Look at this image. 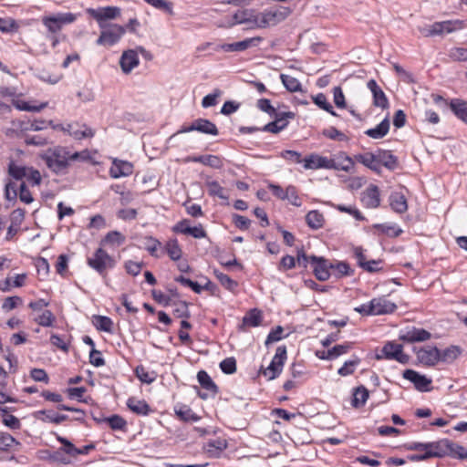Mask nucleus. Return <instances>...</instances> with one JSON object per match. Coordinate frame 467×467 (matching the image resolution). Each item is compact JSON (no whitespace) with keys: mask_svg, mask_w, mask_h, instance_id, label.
<instances>
[{"mask_svg":"<svg viewBox=\"0 0 467 467\" xmlns=\"http://www.w3.org/2000/svg\"><path fill=\"white\" fill-rule=\"evenodd\" d=\"M40 157L47 168L57 174L66 173L70 164L69 150L62 146L49 148Z\"/></svg>","mask_w":467,"mask_h":467,"instance_id":"f257e3e1","label":"nucleus"},{"mask_svg":"<svg viewBox=\"0 0 467 467\" xmlns=\"http://www.w3.org/2000/svg\"><path fill=\"white\" fill-rule=\"evenodd\" d=\"M116 260L102 247H99L91 256L87 258V265L101 277L108 275V271L116 265Z\"/></svg>","mask_w":467,"mask_h":467,"instance_id":"f03ea898","label":"nucleus"},{"mask_svg":"<svg viewBox=\"0 0 467 467\" xmlns=\"http://www.w3.org/2000/svg\"><path fill=\"white\" fill-rule=\"evenodd\" d=\"M291 14V9L286 6H277L265 9L259 12L258 29L275 26L285 21Z\"/></svg>","mask_w":467,"mask_h":467,"instance_id":"7ed1b4c3","label":"nucleus"},{"mask_svg":"<svg viewBox=\"0 0 467 467\" xmlns=\"http://www.w3.org/2000/svg\"><path fill=\"white\" fill-rule=\"evenodd\" d=\"M77 20V15L73 13H57L44 16L41 18L42 24L46 26L48 33L56 35L66 25H70Z\"/></svg>","mask_w":467,"mask_h":467,"instance_id":"20e7f679","label":"nucleus"},{"mask_svg":"<svg viewBox=\"0 0 467 467\" xmlns=\"http://www.w3.org/2000/svg\"><path fill=\"white\" fill-rule=\"evenodd\" d=\"M99 27L102 30L100 36L96 41L98 46L112 47L121 39L126 32V28L124 26L117 24H99Z\"/></svg>","mask_w":467,"mask_h":467,"instance_id":"39448f33","label":"nucleus"},{"mask_svg":"<svg viewBox=\"0 0 467 467\" xmlns=\"http://www.w3.org/2000/svg\"><path fill=\"white\" fill-rule=\"evenodd\" d=\"M287 353L285 346H279L276 348L275 354L265 368H261L260 373L264 375L267 380L276 379L282 372L284 364L286 360Z\"/></svg>","mask_w":467,"mask_h":467,"instance_id":"423d86ee","label":"nucleus"},{"mask_svg":"<svg viewBox=\"0 0 467 467\" xmlns=\"http://www.w3.org/2000/svg\"><path fill=\"white\" fill-rule=\"evenodd\" d=\"M465 23L462 20H446L435 22L429 28L420 30L425 36H439L444 33L450 34L457 30L462 29Z\"/></svg>","mask_w":467,"mask_h":467,"instance_id":"0eeeda50","label":"nucleus"},{"mask_svg":"<svg viewBox=\"0 0 467 467\" xmlns=\"http://www.w3.org/2000/svg\"><path fill=\"white\" fill-rule=\"evenodd\" d=\"M259 12L254 9L237 10L231 17L227 26L232 27L235 25H247L248 29H258Z\"/></svg>","mask_w":467,"mask_h":467,"instance_id":"6e6552de","label":"nucleus"},{"mask_svg":"<svg viewBox=\"0 0 467 467\" xmlns=\"http://www.w3.org/2000/svg\"><path fill=\"white\" fill-rule=\"evenodd\" d=\"M447 439L428 443L412 442L409 447L410 450L427 451L430 458H442L447 456Z\"/></svg>","mask_w":467,"mask_h":467,"instance_id":"1a4fd4ad","label":"nucleus"},{"mask_svg":"<svg viewBox=\"0 0 467 467\" xmlns=\"http://www.w3.org/2000/svg\"><path fill=\"white\" fill-rule=\"evenodd\" d=\"M382 355H378L377 358H382L390 360H396L400 364H407L410 361V356L403 352V346L394 341H388L381 349Z\"/></svg>","mask_w":467,"mask_h":467,"instance_id":"9d476101","label":"nucleus"},{"mask_svg":"<svg viewBox=\"0 0 467 467\" xmlns=\"http://www.w3.org/2000/svg\"><path fill=\"white\" fill-rule=\"evenodd\" d=\"M262 41L263 37L254 36L234 43L216 45L213 47V50H223L224 52H243L247 50L248 48L257 47Z\"/></svg>","mask_w":467,"mask_h":467,"instance_id":"9b49d317","label":"nucleus"},{"mask_svg":"<svg viewBox=\"0 0 467 467\" xmlns=\"http://www.w3.org/2000/svg\"><path fill=\"white\" fill-rule=\"evenodd\" d=\"M61 130L69 134L73 139L81 140L91 139L95 136V130L85 123L72 122L67 124V127H61Z\"/></svg>","mask_w":467,"mask_h":467,"instance_id":"f8f14e48","label":"nucleus"},{"mask_svg":"<svg viewBox=\"0 0 467 467\" xmlns=\"http://www.w3.org/2000/svg\"><path fill=\"white\" fill-rule=\"evenodd\" d=\"M310 264L313 267V273L319 281H327L331 275L333 264L324 257L316 255L310 256Z\"/></svg>","mask_w":467,"mask_h":467,"instance_id":"ddd939ff","label":"nucleus"},{"mask_svg":"<svg viewBox=\"0 0 467 467\" xmlns=\"http://www.w3.org/2000/svg\"><path fill=\"white\" fill-rule=\"evenodd\" d=\"M431 334L424 328L411 327L400 331V340L407 343L424 342L431 338Z\"/></svg>","mask_w":467,"mask_h":467,"instance_id":"4468645a","label":"nucleus"},{"mask_svg":"<svg viewBox=\"0 0 467 467\" xmlns=\"http://www.w3.org/2000/svg\"><path fill=\"white\" fill-rule=\"evenodd\" d=\"M354 167V160L345 151H339L333 158H329V170L351 172Z\"/></svg>","mask_w":467,"mask_h":467,"instance_id":"2eb2a0df","label":"nucleus"},{"mask_svg":"<svg viewBox=\"0 0 467 467\" xmlns=\"http://www.w3.org/2000/svg\"><path fill=\"white\" fill-rule=\"evenodd\" d=\"M416 354L419 362L427 367L435 366L441 359L440 349L436 347L421 348Z\"/></svg>","mask_w":467,"mask_h":467,"instance_id":"dca6fc26","label":"nucleus"},{"mask_svg":"<svg viewBox=\"0 0 467 467\" xmlns=\"http://www.w3.org/2000/svg\"><path fill=\"white\" fill-rule=\"evenodd\" d=\"M361 202L366 208L375 209L380 205L379 189L370 184L361 194Z\"/></svg>","mask_w":467,"mask_h":467,"instance_id":"f3484780","label":"nucleus"},{"mask_svg":"<svg viewBox=\"0 0 467 467\" xmlns=\"http://www.w3.org/2000/svg\"><path fill=\"white\" fill-rule=\"evenodd\" d=\"M368 88L371 91L373 96V105L382 109H388L389 106V99L381 89V88L378 85L376 80L370 79L367 83Z\"/></svg>","mask_w":467,"mask_h":467,"instance_id":"a211bd4d","label":"nucleus"},{"mask_svg":"<svg viewBox=\"0 0 467 467\" xmlns=\"http://www.w3.org/2000/svg\"><path fill=\"white\" fill-rule=\"evenodd\" d=\"M140 63L138 51L133 49L126 50L119 58V66L123 73H130Z\"/></svg>","mask_w":467,"mask_h":467,"instance_id":"6ab92c4d","label":"nucleus"},{"mask_svg":"<svg viewBox=\"0 0 467 467\" xmlns=\"http://www.w3.org/2000/svg\"><path fill=\"white\" fill-rule=\"evenodd\" d=\"M403 378L410 380L420 391L429 390V386L431 384V379H428L424 375H420L413 369H406L403 372Z\"/></svg>","mask_w":467,"mask_h":467,"instance_id":"aec40b11","label":"nucleus"},{"mask_svg":"<svg viewBox=\"0 0 467 467\" xmlns=\"http://www.w3.org/2000/svg\"><path fill=\"white\" fill-rule=\"evenodd\" d=\"M370 301L374 316L391 314L397 309V305L384 296L376 297Z\"/></svg>","mask_w":467,"mask_h":467,"instance_id":"412c9836","label":"nucleus"},{"mask_svg":"<svg viewBox=\"0 0 467 467\" xmlns=\"http://www.w3.org/2000/svg\"><path fill=\"white\" fill-rule=\"evenodd\" d=\"M304 168L306 170H329V158L317 153H311L304 158Z\"/></svg>","mask_w":467,"mask_h":467,"instance_id":"4be33fe9","label":"nucleus"},{"mask_svg":"<svg viewBox=\"0 0 467 467\" xmlns=\"http://www.w3.org/2000/svg\"><path fill=\"white\" fill-rule=\"evenodd\" d=\"M132 172L133 165L130 162L119 160H114L109 170L110 176L115 179L129 176Z\"/></svg>","mask_w":467,"mask_h":467,"instance_id":"5701e85b","label":"nucleus"},{"mask_svg":"<svg viewBox=\"0 0 467 467\" xmlns=\"http://www.w3.org/2000/svg\"><path fill=\"white\" fill-rule=\"evenodd\" d=\"M91 16L99 24H104L103 21L107 19H113L119 16L120 10L115 6H107L99 10L90 9L88 11Z\"/></svg>","mask_w":467,"mask_h":467,"instance_id":"b1692460","label":"nucleus"},{"mask_svg":"<svg viewBox=\"0 0 467 467\" xmlns=\"http://www.w3.org/2000/svg\"><path fill=\"white\" fill-rule=\"evenodd\" d=\"M391 209L397 213H404L408 211V202L405 195L400 192H391L389 198Z\"/></svg>","mask_w":467,"mask_h":467,"instance_id":"393cba45","label":"nucleus"},{"mask_svg":"<svg viewBox=\"0 0 467 467\" xmlns=\"http://www.w3.org/2000/svg\"><path fill=\"white\" fill-rule=\"evenodd\" d=\"M126 241V237L119 231L109 232L100 242V247L108 246L115 249L122 245Z\"/></svg>","mask_w":467,"mask_h":467,"instance_id":"a878e982","label":"nucleus"},{"mask_svg":"<svg viewBox=\"0 0 467 467\" xmlns=\"http://www.w3.org/2000/svg\"><path fill=\"white\" fill-rule=\"evenodd\" d=\"M377 157V165L379 168V165H383L389 170L396 169L398 165L397 158L389 150H379L376 152Z\"/></svg>","mask_w":467,"mask_h":467,"instance_id":"bb28decb","label":"nucleus"},{"mask_svg":"<svg viewBox=\"0 0 467 467\" xmlns=\"http://www.w3.org/2000/svg\"><path fill=\"white\" fill-rule=\"evenodd\" d=\"M187 161L199 162L205 166H209L214 169H220L223 166V161L220 157L216 155H200L188 157Z\"/></svg>","mask_w":467,"mask_h":467,"instance_id":"cd10ccee","label":"nucleus"},{"mask_svg":"<svg viewBox=\"0 0 467 467\" xmlns=\"http://www.w3.org/2000/svg\"><path fill=\"white\" fill-rule=\"evenodd\" d=\"M98 423H108L113 431H124L127 427V421L119 415L114 414L105 418H93Z\"/></svg>","mask_w":467,"mask_h":467,"instance_id":"c85d7f7f","label":"nucleus"},{"mask_svg":"<svg viewBox=\"0 0 467 467\" xmlns=\"http://www.w3.org/2000/svg\"><path fill=\"white\" fill-rule=\"evenodd\" d=\"M389 120L385 118L379 125L375 128L367 130L364 133L371 139L379 140L384 138L389 130Z\"/></svg>","mask_w":467,"mask_h":467,"instance_id":"c756f323","label":"nucleus"},{"mask_svg":"<svg viewBox=\"0 0 467 467\" xmlns=\"http://www.w3.org/2000/svg\"><path fill=\"white\" fill-rule=\"evenodd\" d=\"M127 406L138 415L146 416L151 411L149 404L144 400H138L133 397L127 400Z\"/></svg>","mask_w":467,"mask_h":467,"instance_id":"7c9ffc66","label":"nucleus"},{"mask_svg":"<svg viewBox=\"0 0 467 467\" xmlns=\"http://www.w3.org/2000/svg\"><path fill=\"white\" fill-rule=\"evenodd\" d=\"M197 379L202 388L211 395L215 396L218 393V387L206 371L200 370L197 373Z\"/></svg>","mask_w":467,"mask_h":467,"instance_id":"2f4dec72","label":"nucleus"},{"mask_svg":"<svg viewBox=\"0 0 467 467\" xmlns=\"http://www.w3.org/2000/svg\"><path fill=\"white\" fill-rule=\"evenodd\" d=\"M194 124L198 132L213 136H216L219 133L216 125L209 119L200 118L194 119Z\"/></svg>","mask_w":467,"mask_h":467,"instance_id":"473e14b6","label":"nucleus"},{"mask_svg":"<svg viewBox=\"0 0 467 467\" xmlns=\"http://www.w3.org/2000/svg\"><path fill=\"white\" fill-rule=\"evenodd\" d=\"M306 223L313 230L320 229L324 226L325 218L322 213L317 210H312L306 215Z\"/></svg>","mask_w":467,"mask_h":467,"instance_id":"72a5a7b5","label":"nucleus"},{"mask_svg":"<svg viewBox=\"0 0 467 467\" xmlns=\"http://www.w3.org/2000/svg\"><path fill=\"white\" fill-rule=\"evenodd\" d=\"M164 250L172 261H179L182 255V250L176 238L169 239L164 244Z\"/></svg>","mask_w":467,"mask_h":467,"instance_id":"f704fd0d","label":"nucleus"},{"mask_svg":"<svg viewBox=\"0 0 467 467\" xmlns=\"http://www.w3.org/2000/svg\"><path fill=\"white\" fill-rule=\"evenodd\" d=\"M447 445H448L447 456H450L454 459H459V460H466L467 459V450L463 446H462L456 442H453L448 439H447Z\"/></svg>","mask_w":467,"mask_h":467,"instance_id":"c9c22d12","label":"nucleus"},{"mask_svg":"<svg viewBox=\"0 0 467 467\" xmlns=\"http://www.w3.org/2000/svg\"><path fill=\"white\" fill-rule=\"evenodd\" d=\"M450 107L460 119L467 123V101L455 99L451 101Z\"/></svg>","mask_w":467,"mask_h":467,"instance_id":"e433bc0d","label":"nucleus"},{"mask_svg":"<svg viewBox=\"0 0 467 467\" xmlns=\"http://www.w3.org/2000/svg\"><path fill=\"white\" fill-rule=\"evenodd\" d=\"M368 399V390L364 386L356 388L353 391L351 405L354 408H360L365 405Z\"/></svg>","mask_w":467,"mask_h":467,"instance_id":"4c0bfd02","label":"nucleus"},{"mask_svg":"<svg viewBox=\"0 0 467 467\" xmlns=\"http://www.w3.org/2000/svg\"><path fill=\"white\" fill-rule=\"evenodd\" d=\"M355 160L367 168L374 171H379V167L377 165V157L376 153L367 152L363 154H357L355 155Z\"/></svg>","mask_w":467,"mask_h":467,"instance_id":"58836bf2","label":"nucleus"},{"mask_svg":"<svg viewBox=\"0 0 467 467\" xmlns=\"http://www.w3.org/2000/svg\"><path fill=\"white\" fill-rule=\"evenodd\" d=\"M462 354V348L458 346H450L444 350H440L441 359L440 361L445 363H451L459 358Z\"/></svg>","mask_w":467,"mask_h":467,"instance_id":"ea45409f","label":"nucleus"},{"mask_svg":"<svg viewBox=\"0 0 467 467\" xmlns=\"http://www.w3.org/2000/svg\"><path fill=\"white\" fill-rule=\"evenodd\" d=\"M261 321V312L257 309H252L243 317L242 327H258Z\"/></svg>","mask_w":467,"mask_h":467,"instance_id":"a19ab883","label":"nucleus"},{"mask_svg":"<svg viewBox=\"0 0 467 467\" xmlns=\"http://www.w3.org/2000/svg\"><path fill=\"white\" fill-rule=\"evenodd\" d=\"M280 79L282 81V84L289 92L301 91L302 85L297 78L290 75L281 74Z\"/></svg>","mask_w":467,"mask_h":467,"instance_id":"79ce46f5","label":"nucleus"},{"mask_svg":"<svg viewBox=\"0 0 467 467\" xmlns=\"http://www.w3.org/2000/svg\"><path fill=\"white\" fill-rule=\"evenodd\" d=\"M213 275L218 279L220 284L231 292L234 291L238 286V283L236 281L233 280L229 275L220 272L217 269L213 270Z\"/></svg>","mask_w":467,"mask_h":467,"instance_id":"37998d69","label":"nucleus"},{"mask_svg":"<svg viewBox=\"0 0 467 467\" xmlns=\"http://www.w3.org/2000/svg\"><path fill=\"white\" fill-rule=\"evenodd\" d=\"M135 375L141 382L146 384H150L156 379V373L154 371H149L142 365L136 367Z\"/></svg>","mask_w":467,"mask_h":467,"instance_id":"c03bdc74","label":"nucleus"},{"mask_svg":"<svg viewBox=\"0 0 467 467\" xmlns=\"http://www.w3.org/2000/svg\"><path fill=\"white\" fill-rule=\"evenodd\" d=\"M226 447H227L226 441L222 440V439L210 440L205 444V450L209 453L213 454V455L222 452L223 450L226 449Z\"/></svg>","mask_w":467,"mask_h":467,"instance_id":"a18cd8bd","label":"nucleus"},{"mask_svg":"<svg viewBox=\"0 0 467 467\" xmlns=\"http://www.w3.org/2000/svg\"><path fill=\"white\" fill-rule=\"evenodd\" d=\"M313 102L323 110L328 112L332 116H337L332 105L327 101V97L323 93H318L312 97Z\"/></svg>","mask_w":467,"mask_h":467,"instance_id":"49530a36","label":"nucleus"},{"mask_svg":"<svg viewBox=\"0 0 467 467\" xmlns=\"http://www.w3.org/2000/svg\"><path fill=\"white\" fill-rule=\"evenodd\" d=\"M350 266L346 262H337L331 268V275H334L337 278H340L347 275H352Z\"/></svg>","mask_w":467,"mask_h":467,"instance_id":"de8ad7c7","label":"nucleus"},{"mask_svg":"<svg viewBox=\"0 0 467 467\" xmlns=\"http://www.w3.org/2000/svg\"><path fill=\"white\" fill-rule=\"evenodd\" d=\"M27 170L28 167L18 165L14 161H10L8 165V173L15 180H22L26 178Z\"/></svg>","mask_w":467,"mask_h":467,"instance_id":"09e8293b","label":"nucleus"},{"mask_svg":"<svg viewBox=\"0 0 467 467\" xmlns=\"http://www.w3.org/2000/svg\"><path fill=\"white\" fill-rule=\"evenodd\" d=\"M359 363L360 359L357 357L349 359L346 361L341 368H338L337 373L342 377L352 375Z\"/></svg>","mask_w":467,"mask_h":467,"instance_id":"8fccbe9b","label":"nucleus"},{"mask_svg":"<svg viewBox=\"0 0 467 467\" xmlns=\"http://www.w3.org/2000/svg\"><path fill=\"white\" fill-rule=\"evenodd\" d=\"M94 325L97 327V329L110 333L112 331L113 322L108 317L95 316Z\"/></svg>","mask_w":467,"mask_h":467,"instance_id":"3c124183","label":"nucleus"},{"mask_svg":"<svg viewBox=\"0 0 467 467\" xmlns=\"http://www.w3.org/2000/svg\"><path fill=\"white\" fill-rule=\"evenodd\" d=\"M35 418L48 423H54L57 425V413L50 410H42L35 413Z\"/></svg>","mask_w":467,"mask_h":467,"instance_id":"603ef678","label":"nucleus"},{"mask_svg":"<svg viewBox=\"0 0 467 467\" xmlns=\"http://www.w3.org/2000/svg\"><path fill=\"white\" fill-rule=\"evenodd\" d=\"M144 240V247L150 254L154 257H159L157 252L161 247V243L152 236H146Z\"/></svg>","mask_w":467,"mask_h":467,"instance_id":"864d4df0","label":"nucleus"},{"mask_svg":"<svg viewBox=\"0 0 467 467\" xmlns=\"http://www.w3.org/2000/svg\"><path fill=\"white\" fill-rule=\"evenodd\" d=\"M351 348L350 343H345L334 346L331 349L327 351V358L328 359L336 358L343 354H346Z\"/></svg>","mask_w":467,"mask_h":467,"instance_id":"5fc2aeb1","label":"nucleus"},{"mask_svg":"<svg viewBox=\"0 0 467 467\" xmlns=\"http://www.w3.org/2000/svg\"><path fill=\"white\" fill-rule=\"evenodd\" d=\"M147 4L168 15L173 14L172 3L166 0H144Z\"/></svg>","mask_w":467,"mask_h":467,"instance_id":"6e6d98bb","label":"nucleus"},{"mask_svg":"<svg viewBox=\"0 0 467 467\" xmlns=\"http://www.w3.org/2000/svg\"><path fill=\"white\" fill-rule=\"evenodd\" d=\"M175 413L180 419L185 421H197L199 420V417L187 406L175 409Z\"/></svg>","mask_w":467,"mask_h":467,"instance_id":"4d7b16f0","label":"nucleus"},{"mask_svg":"<svg viewBox=\"0 0 467 467\" xmlns=\"http://www.w3.org/2000/svg\"><path fill=\"white\" fill-rule=\"evenodd\" d=\"M208 192L211 196H217L220 199H227V196L224 194V189L216 181L207 182H206Z\"/></svg>","mask_w":467,"mask_h":467,"instance_id":"13d9d810","label":"nucleus"},{"mask_svg":"<svg viewBox=\"0 0 467 467\" xmlns=\"http://www.w3.org/2000/svg\"><path fill=\"white\" fill-rule=\"evenodd\" d=\"M13 105L19 110L38 112L47 107V103H42L39 106H30L26 101L14 99Z\"/></svg>","mask_w":467,"mask_h":467,"instance_id":"bf43d9fd","label":"nucleus"},{"mask_svg":"<svg viewBox=\"0 0 467 467\" xmlns=\"http://www.w3.org/2000/svg\"><path fill=\"white\" fill-rule=\"evenodd\" d=\"M23 304V299L18 296H8L5 298L3 304H2V309L5 312H9L18 306H21Z\"/></svg>","mask_w":467,"mask_h":467,"instance_id":"052dcab7","label":"nucleus"},{"mask_svg":"<svg viewBox=\"0 0 467 467\" xmlns=\"http://www.w3.org/2000/svg\"><path fill=\"white\" fill-rule=\"evenodd\" d=\"M292 205L300 207L302 206V200L298 195L297 190L295 186L289 185L286 187V199Z\"/></svg>","mask_w":467,"mask_h":467,"instance_id":"680f3d73","label":"nucleus"},{"mask_svg":"<svg viewBox=\"0 0 467 467\" xmlns=\"http://www.w3.org/2000/svg\"><path fill=\"white\" fill-rule=\"evenodd\" d=\"M35 321L42 327H51L55 321V316L50 310H45L41 315L35 318Z\"/></svg>","mask_w":467,"mask_h":467,"instance_id":"e2e57ef3","label":"nucleus"},{"mask_svg":"<svg viewBox=\"0 0 467 467\" xmlns=\"http://www.w3.org/2000/svg\"><path fill=\"white\" fill-rule=\"evenodd\" d=\"M289 372L291 375V378L296 381H298L300 384L306 379V371L303 368V366L299 364H292V366L289 368Z\"/></svg>","mask_w":467,"mask_h":467,"instance_id":"0e129e2a","label":"nucleus"},{"mask_svg":"<svg viewBox=\"0 0 467 467\" xmlns=\"http://www.w3.org/2000/svg\"><path fill=\"white\" fill-rule=\"evenodd\" d=\"M18 442L16 439L5 432H0V450L1 451H9L15 444Z\"/></svg>","mask_w":467,"mask_h":467,"instance_id":"69168bd1","label":"nucleus"},{"mask_svg":"<svg viewBox=\"0 0 467 467\" xmlns=\"http://www.w3.org/2000/svg\"><path fill=\"white\" fill-rule=\"evenodd\" d=\"M335 208L341 213H347L352 215L358 221L365 220V217L355 206H346L343 204H337V205H335Z\"/></svg>","mask_w":467,"mask_h":467,"instance_id":"338daca9","label":"nucleus"},{"mask_svg":"<svg viewBox=\"0 0 467 467\" xmlns=\"http://www.w3.org/2000/svg\"><path fill=\"white\" fill-rule=\"evenodd\" d=\"M220 368L225 374H233L236 371V360L234 358H226L220 363Z\"/></svg>","mask_w":467,"mask_h":467,"instance_id":"774afa93","label":"nucleus"}]
</instances>
